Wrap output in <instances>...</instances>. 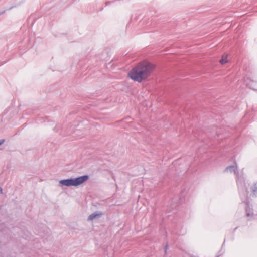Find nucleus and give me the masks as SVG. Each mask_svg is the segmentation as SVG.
<instances>
[{"label":"nucleus","instance_id":"20e7f679","mask_svg":"<svg viewBox=\"0 0 257 257\" xmlns=\"http://www.w3.org/2000/svg\"><path fill=\"white\" fill-rule=\"evenodd\" d=\"M102 213L101 212H94L92 214H90L88 217V220H93L96 218L99 217L102 215Z\"/></svg>","mask_w":257,"mask_h":257},{"label":"nucleus","instance_id":"1a4fd4ad","mask_svg":"<svg viewBox=\"0 0 257 257\" xmlns=\"http://www.w3.org/2000/svg\"><path fill=\"white\" fill-rule=\"evenodd\" d=\"M2 189L1 188V187H0V193H2Z\"/></svg>","mask_w":257,"mask_h":257},{"label":"nucleus","instance_id":"423d86ee","mask_svg":"<svg viewBox=\"0 0 257 257\" xmlns=\"http://www.w3.org/2000/svg\"><path fill=\"white\" fill-rule=\"evenodd\" d=\"M228 62L227 56V55H223L222 59L220 60V62L222 64H224Z\"/></svg>","mask_w":257,"mask_h":257},{"label":"nucleus","instance_id":"f03ea898","mask_svg":"<svg viewBox=\"0 0 257 257\" xmlns=\"http://www.w3.org/2000/svg\"><path fill=\"white\" fill-rule=\"evenodd\" d=\"M88 178V175H84L75 178L61 180L59 182V186L61 187H77L86 182Z\"/></svg>","mask_w":257,"mask_h":257},{"label":"nucleus","instance_id":"f257e3e1","mask_svg":"<svg viewBox=\"0 0 257 257\" xmlns=\"http://www.w3.org/2000/svg\"><path fill=\"white\" fill-rule=\"evenodd\" d=\"M155 68V64L144 61L133 68L128 73L127 76L132 80L140 83L149 77Z\"/></svg>","mask_w":257,"mask_h":257},{"label":"nucleus","instance_id":"39448f33","mask_svg":"<svg viewBox=\"0 0 257 257\" xmlns=\"http://www.w3.org/2000/svg\"><path fill=\"white\" fill-rule=\"evenodd\" d=\"M237 165H236L235 166H230L227 167L226 168L225 170L226 171L235 172L236 170H237Z\"/></svg>","mask_w":257,"mask_h":257},{"label":"nucleus","instance_id":"0eeeda50","mask_svg":"<svg viewBox=\"0 0 257 257\" xmlns=\"http://www.w3.org/2000/svg\"><path fill=\"white\" fill-rule=\"evenodd\" d=\"M254 187H256V189H253V191L255 193L257 192V183L254 185Z\"/></svg>","mask_w":257,"mask_h":257},{"label":"nucleus","instance_id":"6e6552de","mask_svg":"<svg viewBox=\"0 0 257 257\" xmlns=\"http://www.w3.org/2000/svg\"><path fill=\"white\" fill-rule=\"evenodd\" d=\"M5 142V140L3 139L0 140V146Z\"/></svg>","mask_w":257,"mask_h":257},{"label":"nucleus","instance_id":"7ed1b4c3","mask_svg":"<svg viewBox=\"0 0 257 257\" xmlns=\"http://www.w3.org/2000/svg\"><path fill=\"white\" fill-rule=\"evenodd\" d=\"M246 207H245V211L246 215L247 217L250 218H252L254 216V214L252 211V209L250 207L249 205V202L247 201L245 202Z\"/></svg>","mask_w":257,"mask_h":257},{"label":"nucleus","instance_id":"9d476101","mask_svg":"<svg viewBox=\"0 0 257 257\" xmlns=\"http://www.w3.org/2000/svg\"><path fill=\"white\" fill-rule=\"evenodd\" d=\"M167 246H166V248H165V252H166V251H167Z\"/></svg>","mask_w":257,"mask_h":257}]
</instances>
